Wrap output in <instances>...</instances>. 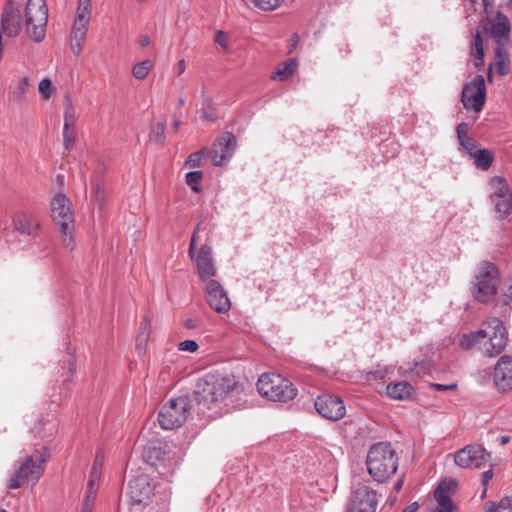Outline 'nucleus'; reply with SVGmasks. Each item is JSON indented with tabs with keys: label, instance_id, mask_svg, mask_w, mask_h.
I'll return each mask as SVG.
<instances>
[{
	"label": "nucleus",
	"instance_id": "19",
	"mask_svg": "<svg viewBox=\"0 0 512 512\" xmlns=\"http://www.w3.org/2000/svg\"><path fill=\"white\" fill-rule=\"evenodd\" d=\"M493 381L499 391L512 389V357L502 356L494 367Z\"/></svg>",
	"mask_w": 512,
	"mask_h": 512
},
{
	"label": "nucleus",
	"instance_id": "7",
	"mask_svg": "<svg viewBox=\"0 0 512 512\" xmlns=\"http://www.w3.org/2000/svg\"><path fill=\"white\" fill-rule=\"evenodd\" d=\"M144 460L168 478L180 463V457L168 443L156 441L146 445L143 452Z\"/></svg>",
	"mask_w": 512,
	"mask_h": 512
},
{
	"label": "nucleus",
	"instance_id": "20",
	"mask_svg": "<svg viewBox=\"0 0 512 512\" xmlns=\"http://www.w3.org/2000/svg\"><path fill=\"white\" fill-rule=\"evenodd\" d=\"M13 224L19 233L28 236H35L40 227L37 217L30 211L17 212Z\"/></svg>",
	"mask_w": 512,
	"mask_h": 512
},
{
	"label": "nucleus",
	"instance_id": "35",
	"mask_svg": "<svg viewBox=\"0 0 512 512\" xmlns=\"http://www.w3.org/2000/svg\"><path fill=\"white\" fill-rule=\"evenodd\" d=\"M203 177L202 171H191L186 174V183L194 192H199V183Z\"/></svg>",
	"mask_w": 512,
	"mask_h": 512
},
{
	"label": "nucleus",
	"instance_id": "40",
	"mask_svg": "<svg viewBox=\"0 0 512 512\" xmlns=\"http://www.w3.org/2000/svg\"><path fill=\"white\" fill-rule=\"evenodd\" d=\"M466 153L471 157L473 154L477 152L481 147L480 143L474 140L473 138L465 139L460 143Z\"/></svg>",
	"mask_w": 512,
	"mask_h": 512
},
{
	"label": "nucleus",
	"instance_id": "21",
	"mask_svg": "<svg viewBox=\"0 0 512 512\" xmlns=\"http://www.w3.org/2000/svg\"><path fill=\"white\" fill-rule=\"evenodd\" d=\"M491 302L497 306H507L512 302V278H500Z\"/></svg>",
	"mask_w": 512,
	"mask_h": 512
},
{
	"label": "nucleus",
	"instance_id": "2",
	"mask_svg": "<svg viewBox=\"0 0 512 512\" xmlns=\"http://www.w3.org/2000/svg\"><path fill=\"white\" fill-rule=\"evenodd\" d=\"M243 384L227 375L208 373L198 380L195 387V399L203 409L229 411L239 405L243 394Z\"/></svg>",
	"mask_w": 512,
	"mask_h": 512
},
{
	"label": "nucleus",
	"instance_id": "22",
	"mask_svg": "<svg viewBox=\"0 0 512 512\" xmlns=\"http://www.w3.org/2000/svg\"><path fill=\"white\" fill-rule=\"evenodd\" d=\"M387 395L395 400H408L414 393V388L406 381L390 383L386 387Z\"/></svg>",
	"mask_w": 512,
	"mask_h": 512
},
{
	"label": "nucleus",
	"instance_id": "41",
	"mask_svg": "<svg viewBox=\"0 0 512 512\" xmlns=\"http://www.w3.org/2000/svg\"><path fill=\"white\" fill-rule=\"evenodd\" d=\"M177 348L182 352L195 353L199 349V345L194 340H184L178 343Z\"/></svg>",
	"mask_w": 512,
	"mask_h": 512
},
{
	"label": "nucleus",
	"instance_id": "36",
	"mask_svg": "<svg viewBox=\"0 0 512 512\" xmlns=\"http://www.w3.org/2000/svg\"><path fill=\"white\" fill-rule=\"evenodd\" d=\"M165 130V123L160 122L155 124L151 130L150 139L157 143H162L165 139Z\"/></svg>",
	"mask_w": 512,
	"mask_h": 512
},
{
	"label": "nucleus",
	"instance_id": "1",
	"mask_svg": "<svg viewBox=\"0 0 512 512\" xmlns=\"http://www.w3.org/2000/svg\"><path fill=\"white\" fill-rule=\"evenodd\" d=\"M23 0H7L1 24L5 35L16 37L22 28L34 42H42L46 35L48 7L45 0H27L24 10Z\"/></svg>",
	"mask_w": 512,
	"mask_h": 512
},
{
	"label": "nucleus",
	"instance_id": "27",
	"mask_svg": "<svg viewBox=\"0 0 512 512\" xmlns=\"http://www.w3.org/2000/svg\"><path fill=\"white\" fill-rule=\"evenodd\" d=\"M494 204L495 212L499 220H504L511 211L512 208V196L505 198L490 199Z\"/></svg>",
	"mask_w": 512,
	"mask_h": 512
},
{
	"label": "nucleus",
	"instance_id": "61",
	"mask_svg": "<svg viewBox=\"0 0 512 512\" xmlns=\"http://www.w3.org/2000/svg\"><path fill=\"white\" fill-rule=\"evenodd\" d=\"M498 68H499L500 74L504 75V74L507 73V67L505 65L499 63V67Z\"/></svg>",
	"mask_w": 512,
	"mask_h": 512
},
{
	"label": "nucleus",
	"instance_id": "33",
	"mask_svg": "<svg viewBox=\"0 0 512 512\" xmlns=\"http://www.w3.org/2000/svg\"><path fill=\"white\" fill-rule=\"evenodd\" d=\"M29 79L27 77L19 78L14 86L11 96L14 100H22L28 90Z\"/></svg>",
	"mask_w": 512,
	"mask_h": 512
},
{
	"label": "nucleus",
	"instance_id": "23",
	"mask_svg": "<svg viewBox=\"0 0 512 512\" xmlns=\"http://www.w3.org/2000/svg\"><path fill=\"white\" fill-rule=\"evenodd\" d=\"M511 31L509 18L502 12H497L492 24L491 33L494 38H507Z\"/></svg>",
	"mask_w": 512,
	"mask_h": 512
},
{
	"label": "nucleus",
	"instance_id": "58",
	"mask_svg": "<svg viewBox=\"0 0 512 512\" xmlns=\"http://www.w3.org/2000/svg\"><path fill=\"white\" fill-rule=\"evenodd\" d=\"M185 68H186L185 61L180 60L175 67V71L177 72L178 75H180L185 71Z\"/></svg>",
	"mask_w": 512,
	"mask_h": 512
},
{
	"label": "nucleus",
	"instance_id": "8",
	"mask_svg": "<svg viewBox=\"0 0 512 512\" xmlns=\"http://www.w3.org/2000/svg\"><path fill=\"white\" fill-rule=\"evenodd\" d=\"M258 392L271 401L287 402L297 395V389L280 374L264 373L257 382Z\"/></svg>",
	"mask_w": 512,
	"mask_h": 512
},
{
	"label": "nucleus",
	"instance_id": "38",
	"mask_svg": "<svg viewBox=\"0 0 512 512\" xmlns=\"http://www.w3.org/2000/svg\"><path fill=\"white\" fill-rule=\"evenodd\" d=\"M64 367L62 368L66 372L62 374L63 381L67 382L71 379L73 376L75 370H76V364H75V358L72 355H69L67 359L64 361Z\"/></svg>",
	"mask_w": 512,
	"mask_h": 512
},
{
	"label": "nucleus",
	"instance_id": "13",
	"mask_svg": "<svg viewBox=\"0 0 512 512\" xmlns=\"http://www.w3.org/2000/svg\"><path fill=\"white\" fill-rule=\"evenodd\" d=\"M490 461V454L480 445H466L454 455V462L460 468L479 469Z\"/></svg>",
	"mask_w": 512,
	"mask_h": 512
},
{
	"label": "nucleus",
	"instance_id": "30",
	"mask_svg": "<svg viewBox=\"0 0 512 512\" xmlns=\"http://www.w3.org/2000/svg\"><path fill=\"white\" fill-rule=\"evenodd\" d=\"M152 68L153 63L150 60L138 62L132 67V75L137 80H143L147 77Z\"/></svg>",
	"mask_w": 512,
	"mask_h": 512
},
{
	"label": "nucleus",
	"instance_id": "24",
	"mask_svg": "<svg viewBox=\"0 0 512 512\" xmlns=\"http://www.w3.org/2000/svg\"><path fill=\"white\" fill-rule=\"evenodd\" d=\"M490 199L512 196V191L502 176H493L489 179Z\"/></svg>",
	"mask_w": 512,
	"mask_h": 512
},
{
	"label": "nucleus",
	"instance_id": "63",
	"mask_svg": "<svg viewBox=\"0 0 512 512\" xmlns=\"http://www.w3.org/2000/svg\"><path fill=\"white\" fill-rule=\"evenodd\" d=\"M179 125H180V122H179V121H176V122L174 123V125H173V129H174V131H177V130H178Z\"/></svg>",
	"mask_w": 512,
	"mask_h": 512
},
{
	"label": "nucleus",
	"instance_id": "25",
	"mask_svg": "<svg viewBox=\"0 0 512 512\" xmlns=\"http://www.w3.org/2000/svg\"><path fill=\"white\" fill-rule=\"evenodd\" d=\"M435 499L438 502V507L435 512H453L456 509L452 499L440 485L434 493Z\"/></svg>",
	"mask_w": 512,
	"mask_h": 512
},
{
	"label": "nucleus",
	"instance_id": "32",
	"mask_svg": "<svg viewBox=\"0 0 512 512\" xmlns=\"http://www.w3.org/2000/svg\"><path fill=\"white\" fill-rule=\"evenodd\" d=\"M203 107L202 115L208 121H215L217 119L216 109L210 97L202 91Z\"/></svg>",
	"mask_w": 512,
	"mask_h": 512
},
{
	"label": "nucleus",
	"instance_id": "50",
	"mask_svg": "<svg viewBox=\"0 0 512 512\" xmlns=\"http://www.w3.org/2000/svg\"><path fill=\"white\" fill-rule=\"evenodd\" d=\"M93 200L98 203L99 208L102 209L103 207V200H104V190L100 187V185H97L95 187L94 193H93Z\"/></svg>",
	"mask_w": 512,
	"mask_h": 512
},
{
	"label": "nucleus",
	"instance_id": "39",
	"mask_svg": "<svg viewBox=\"0 0 512 512\" xmlns=\"http://www.w3.org/2000/svg\"><path fill=\"white\" fill-rule=\"evenodd\" d=\"M284 0H253L256 7L264 11H272L277 9Z\"/></svg>",
	"mask_w": 512,
	"mask_h": 512
},
{
	"label": "nucleus",
	"instance_id": "14",
	"mask_svg": "<svg viewBox=\"0 0 512 512\" xmlns=\"http://www.w3.org/2000/svg\"><path fill=\"white\" fill-rule=\"evenodd\" d=\"M378 505L376 492L368 486H359L351 493L345 512H375Z\"/></svg>",
	"mask_w": 512,
	"mask_h": 512
},
{
	"label": "nucleus",
	"instance_id": "6",
	"mask_svg": "<svg viewBox=\"0 0 512 512\" xmlns=\"http://www.w3.org/2000/svg\"><path fill=\"white\" fill-rule=\"evenodd\" d=\"M49 457L50 454L46 447H43L42 450H36L30 456H26L9 478L8 488L17 489L26 481H38L45 470L44 463Z\"/></svg>",
	"mask_w": 512,
	"mask_h": 512
},
{
	"label": "nucleus",
	"instance_id": "10",
	"mask_svg": "<svg viewBox=\"0 0 512 512\" xmlns=\"http://www.w3.org/2000/svg\"><path fill=\"white\" fill-rule=\"evenodd\" d=\"M189 410L190 404L187 397L170 399L159 412L160 426L165 430L179 428L187 420Z\"/></svg>",
	"mask_w": 512,
	"mask_h": 512
},
{
	"label": "nucleus",
	"instance_id": "9",
	"mask_svg": "<svg viewBox=\"0 0 512 512\" xmlns=\"http://www.w3.org/2000/svg\"><path fill=\"white\" fill-rule=\"evenodd\" d=\"M475 284L472 293L478 301L482 303L491 302L495 296L500 272L491 262H483L478 268L475 276Z\"/></svg>",
	"mask_w": 512,
	"mask_h": 512
},
{
	"label": "nucleus",
	"instance_id": "62",
	"mask_svg": "<svg viewBox=\"0 0 512 512\" xmlns=\"http://www.w3.org/2000/svg\"><path fill=\"white\" fill-rule=\"evenodd\" d=\"M185 325L188 328H194L195 327V324H194V322L192 320H188Z\"/></svg>",
	"mask_w": 512,
	"mask_h": 512
},
{
	"label": "nucleus",
	"instance_id": "57",
	"mask_svg": "<svg viewBox=\"0 0 512 512\" xmlns=\"http://www.w3.org/2000/svg\"><path fill=\"white\" fill-rule=\"evenodd\" d=\"M418 507H419L418 503L417 502H413V503L409 504L408 506H406L402 510V512H417Z\"/></svg>",
	"mask_w": 512,
	"mask_h": 512
},
{
	"label": "nucleus",
	"instance_id": "49",
	"mask_svg": "<svg viewBox=\"0 0 512 512\" xmlns=\"http://www.w3.org/2000/svg\"><path fill=\"white\" fill-rule=\"evenodd\" d=\"M90 20L76 18L74 19V23L72 25L73 30L82 31L87 33V27Z\"/></svg>",
	"mask_w": 512,
	"mask_h": 512
},
{
	"label": "nucleus",
	"instance_id": "12",
	"mask_svg": "<svg viewBox=\"0 0 512 512\" xmlns=\"http://www.w3.org/2000/svg\"><path fill=\"white\" fill-rule=\"evenodd\" d=\"M486 98L485 80L482 75H477L467 83L462 90V103L467 110L479 112Z\"/></svg>",
	"mask_w": 512,
	"mask_h": 512
},
{
	"label": "nucleus",
	"instance_id": "42",
	"mask_svg": "<svg viewBox=\"0 0 512 512\" xmlns=\"http://www.w3.org/2000/svg\"><path fill=\"white\" fill-rule=\"evenodd\" d=\"M97 491L98 490L86 489L82 507H85L86 509H93Z\"/></svg>",
	"mask_w": 512,
	"mask_h": 512
},
{
	"label": "nucleus",
	"instance_id": "29",
	"mask_svg": "<svg viewBox=\"0 0 512 512\" xmlns=\"http://www.w3.org/2000/svg\"><path fill=\"white\" fill-rule=\"evenodd\" d=\"M85 38H86V32L71 29V33H70L71 44L70 45H71L72 52L76 56L81 54V52L83 50Z\"/></svg>",
	"mask_w": 512,
	"mask_h": 512
},
{
	"label": "nucleus",
	"instance_id": "44",
	"mask_svg": "<svg viewBox=\"0 0 512 512\" xmlns=\"http://www.w3.org/2000/svg\"><path fill=\"white\" fill-rule=\"evenodd\" d=\"M99 480L100 472L96 469V467H92L86 489L98 490Z\"/></svg>",
	"mask_w": 512,
	"mask_h": 512
},
{
	"label": "nucleus",
	"instance_id": "53",
	"mask_svg": "<svg viewBox=\"0 0 512 512\" xmlns=\"http://www.w3.org/2000/svg\"><path fill=\"white\" fill-rule=\"evenodd\" d=\"M63 137H64V145L67 150H69L73 144L74 138L73 136L68 132V130L63 131Z\"/></svg>",
	"mask_w": 512,
	"mask_h": 512
},
{
	"label": "nucleus",
	"instance_id": "45",
	"mask_svg": "<svg viewBox=\"0 0 512 512\" xmlns=\"http://www.w3.org/2000/svg\"><path fill=\"white\" fill-rule=\"evenodd\" d=\"M75 122V113L74 109L71 105H69L64 114V130H69L71 126L74 125Z\"/></svg>",
	"mask_w": 512,
	"mask_h": 512
},
{
	"label": "nucleus",
	"instance_id": "43",
	"mask_svg": "<svg viewBox=\"0 0 512 512\" xmlns=\"http://www.w3.org/2000/svg\"><path fill=\"white\" fill-rule=\"evenodd\" d=\"M474 49L477 56V62L475 63L476 66L483 63V57H484V49L482 44V39L479 34H476L474 39Z\"/></svg>",
	"mask_w": 512,
	"mask_h": 512
},
{
	"label": "nucleus",
	"instance_id": "16",
	"mask_svg": "<svg viewBox=\"0 0 512 512\" xmlns=\"http://www.w3.org/2000/svg\"><path fill=\"white\" fill-rule=\"evenodd\" d=\"M205 299L209 306L217 313H227L231 308V301L223 285L215 280L204 284Z\"/></svg>",
	"mask_w": 512,
	"mask_h": 512
},
{
	"label": "nucleus",
	"instance_id": "31",
	"mask_svg": "<svg viewBox=\"0 0 512 512\" xmlns=\"http://www.w3.org/2000/svg\"><path fill=\"white\" fill-rule=\"evenodd\" d=\"M486 512H512V496L504 497L497 504L489 502Z\"/></svg>",
	"mask_w": 512,
	"mask_h": 512
},
{
	"label": "nucleus",
	"instance_id": "59",
	"mask_svg": "<svg viewBox=\"0 0 512 512\" xmlns=\"http://www.w3.org/2000/svg\"><path fill=\"white\" fill-rule=\"evenodd\" d=\"M298 35L297 34H294L291 39H290V52H292V50L297 46L298 44Z\"/></svg>",
	"mask_w": 512,
	"mask_h": 512
},
{
	"label": "nucleus",
	"instance_id": "28",
	"mask_svg": "<svg viewBox=\"0 0 512 512\" xmlns=\"http://www.w3.org/2000/svg\"><path fill=\"white\" fill-rule=\"evenodd\" d=\"M297 61L295 59H289L279 65L276 72L272 75V79L284 80L286 77L292 75L297 68Z\"/></svg>",
	"mask_w": 512,
	"mask_h": 512
},
{
	"label": "nucleus",
	"instance_id": "4",
	"mask_svg": "<svg viewBox=\"0 0 512 512\" xmlns=\"http://www.w3.org/2000/svg\"><path fill=\"white\" fill-rule=\"evenodd\" d=\"M366 465L371 477L382 483L396 473L398 457L390 443L379 442L369 449Z\"/></svg>",
	"mask_w": 512,
	"mask_h": 512
},
{
	"label": "nucleus",
	"instance_id": "55",
	"mask_svg": "<svg viewBox=\"0 0 512 512\" xmlns=\"http://www.w3.org/2000/svg\"><path fill=\"white\" fill-rule=\"evenodd\" d=\"M102 462H103V456L101 454H97L92 467H96V469L100 472Z\"/></svg>",
	"mask_w": 512,
	"mask_h": 512
},
{
	"label": "nucleus",
	"instance_id": "64",
	"mask_svg": "<svg viewBox=\"0 0 512 512\" xmlns=\"http://www.w3.org/2000/svg\"><path fill=\"white\" fill-rule=\"evenodd\" d=\"M93 509H86L85 507H82L81 512H92Z\"/></svg>",
	"mask_w": 512,
	"mask_h": 512
},
{
	"label": "nucleus",
	"instance_id": "54",
	"mask_svg": "<svg viewBox=\"0 0 512 512\" xmlns=\"http://www.w3.org/2000/svg\"><path fill=\"white\" fill-rule=\"evenodd\" d=\"M492 477H493V470H492V468H490L487 471L483 472L482 475H481L482 485L486 486L489 483V481L492 479Z\"/></svg>",
	"mask_w": 512,
	"mask_h": 512
},
{
	"label": "nucleus",
	"instance_id": "48",
	"mask_svg": "<svg viewBox=\"0 0 512 512\" xmlns=\"http://www.w3.org/2000/svg\"><path fill=\"white\" fill-rule=\"evenodd\" d=\"M39 92L43 98L47 99L50 96L51 82L49 79H42L38 85Z\"/></svg>",
	"mask_w": 512,
	"mask_h": 512
},
{
	"label": "nucleus",
	"instance_id": "47",
	"mask_svg": "<svg viewBox=\"0 0 512 512\" xmlns=\"http://www.w3.org/2000/svg\"><path fill=\"white\" fill-rule=\"evenodd\" d=\"M468 124L467 123H460L458 124L457 128H456V132H457V138H458V141L459 143L463 142L465 139H468L470 138L468 136Z\"/></svg>",
	"mask_w": 512,
	"mask_h": 512
},
{
	"label": "nucleus",
	"instance_id": "11",
	"mask_svg": "<svg viewBox=\"0 0 512 512\" xmlns=\"http://www.w3.org/2000/svg\"><path fill=\"white\" fill-rule=\"evenodd\" d=\"M199 230L197 226L194 231L191 241L188 254L191 259L195 260V264L198 270V275L202 282L205 284L208 281H215L213 277L217 273V269L214 265L213 257H212V248L208 245H203L197 255H195V247H196V233Z\"/></svg>",
	"mask_w": 512,
	"mask_h": 512
},
{
	"label": "nucleus",
	"instance_id": "5",
	"mask_svg": "<svg viewBox=\"0 0 512 512\" xmlns=\"http://www.w3.org/2000/svg\"><path fill=\"white\" fill-rule=\"evenodd\" d=\"M51 214L54 224L61 234L62 245L72 250L75 246L73 239L74 215L71 211L69 198L58 193L51 201Z\"/></svg>",
	"mask_w": 512,
	"mask_h": 512
},
{
	"label": "nucleus",
	"instance_id": "18",
	"mask_svg": "<svg viewBox=\"0 0 512 512\" xmlns=\"http://www.w3.org/2000/svg\"><path fill=\"white\" fill-rule=\"evenodd\" d=\"M154 488L147 475H139L129 481L128 496L134 504H148Z\"/></svg>",
	"mask_w": 512,
	"mask_h": 512
},
{
	"label": "nucleus",
	"instance_id": "17",
	"mask_svg": "<svg viewBox=\"0 0 512 512\" xmlns=\"http://www.w3.org/2000/svg\"><path fill=\"white\" fill-rule=\"evenodd\" d=\"M236 138L231 132L223 133L209 151V156L215 166H224L232 158L236 149Z\"/></svg>",
	"mask_w": 512,
	"mask_h": 512
},
{
	"label": "nucleus",
	"instance_id": "37",
	"mask_svg": "<svg viewBox=\"0 0 512 512\" xmlns=\"http://www.w3.org/2000/svg\"><path fill=\"white\" fill-rule=\"evenodd\" d=\"M91 4L90 0H79L78 8L76 11V18L90 20Z\"/></svg>",
	"mask_w": 512,
	"mask_h": 512
},
{
	"label": "nucleus",
	"instance_id": "15",
	"mask_svg": "<svg viewBox=\"0 0 512 512\" xmlns=\"http://www.w3.org/2000/svg\"><path fill=\"white\" fill-rule=\"evenodd\" d=\"M314 406L319 415L331 421H338L346 414L343 400L334 395L323 394L316 398Z\"/></svg>",
	"mask_w": 512,
	"mask_h": 512
},
{
	"label": "nucleus",
	"instance_id": "26",
	"mask_svg": "<svg viewBox=\"0 0 512 512\" xmlns=\"http://www.w3.org/2000/svg\"><path fill=\"white\" fill-rule=\"evenodd\" d=\"M470 158L473 159L476 168L484 171L488 170L494 161L493 154L486 148H480Z\"/></svg>",
	"mask_w": 512,
	"mask_h": 512
},
{
	"label": "nucleus",
	"instance_id": "34",
	"mask_svg": "<svg viewBox=\"0 0 512 512\" xmlns=\"http://www.w3.org/2000/svg\"><path fill=\"white\" fill-rule=\"evenodd\" d=\"M148 327H149V322H148V319L145 318L141 322L140 330H139V333H138L137 339H136V341H137L136 348L138 350H141L143 348V345L146 344V342L149 338Z\"/></svg>",
	"mask_w": 512,
	"mask_h": 512
},
{
	"label": "nucleus",
	"instance_id": "46",
	"mask_svg": "<svg viewBox=\"0 0 512 512\" xmlns=\"http://www.w3.org/2000/svg\"><path fill=\"white\" fill-rule=\"evenodd\" d=\"M203 153H204L203 151H197V152L190 154L186 161V164L192 168L199 167L201 164Z\"/></svg>",
	"mask_w": 512,
	"mask_h": 512
},
{
	"label": "nucleus",
	"instance_id": "60",
	"mask_svg": "<svg viewBox=\"0 0 512 512\" xmlns=\"http://www.w3.org/2000/svg\"><path fill=\"white\" fill-rule=\"evenodd\" d=\"M509 441H510V437L506 436V435L505 436H501L499 438V443H500L501 446L506 445L507 443H509Z\"/></svg>",
	"mask_w": 512,
	"mask_h": 512
},
{
	"label": "nucleus",
	"instance_id": "56",
	"mask_svg": "<svg viewBox=\"0 0 512 512\" xmlns=\"http://www.w3.org/2000/svg\"><path fill=\"white\" fill-rule=\"evenodd\" d=\"M138 44L141 47H146L150 44V39L147 35H141L138 39Z\"/></svg>",
	"mask_w": 512,
	"mask_h": 512
},
{
	"label": "nucleus",
	"instance_id": "51",
	"mask_svg": "<svg viewBox=\"0 0 512 512\" xmlns=\"http://www.w3.org/2000/svg\"><path fill=\"white\" fill-rule=\"evenodd\" d=\"M215 42L222 48L226 49L228 43V35L223 31H217L215 35Z\"/></svg>",
	"mask_w": 512,
	"mask_h": 512
},
{
	"label": "nucleus",
	"instance_id": "3",
	"mask_svg": "<svg viewBox=\"0 0 512 512\" xmlns=\"http://www.w3.org/2000/svg\"><path fill=\"white\" fill-rule=\"evenodd\" d=\"M507 345V333L503 323L497 318L487 320L475 332L461 335L459 346L464 350L477 347L488 357L499 355Z\"/></svg>",
	"mask_w": 512,
	"mask_h": 512
},
{
	"label": "nucleus",
	"instance_id": "52",
	"mask_svg": "<svg viewBox=\"0 0 512 512\" xmlns=\"http://www.w3.org/2000/svg\"><path fill=\"white\" fill-rule=\"evenodd\" d=\"M431 388L436 391L455 390L457 388V385L455 383H452L449 385L433 383V384H431Z\"/></svg>",
	"mask_w": 512,
	"mask_h": 512
}]
</instances>
